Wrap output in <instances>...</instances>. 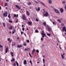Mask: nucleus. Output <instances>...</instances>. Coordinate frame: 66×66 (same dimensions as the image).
Masks as SVG:
<instances>
[{
    "label": "nucleus",
    "instance_id": "nucleus-3",
    "mask_svg": "<svg viewBox=\"0 0 66 66\" xmlns=\"http://www.w3.org/2000/svg\"><path fill=\"white\" fill-rule=\"evenodd\" d=\"M45 14H44V16L45 17H47V16H49V14H48V12L46 11L45 12Z\"/></svg>",
    "mask_w": 66,
    "mask_h": 66
},
{
    "label": "nucleus",
    "instance_id": "nucleus-54",
    "mask_svg": "<svg viewBox=\"0 0 66 66\" xmlns=\"http://www.w3.org/2000/svg\"><path fill=\"white\" fill-rule=\"evenodd\" d=\"M15 22L16 23H17V22H18V20H17V21H16Z\"/></svg>",
    "mask_w": 66,
    "mask_h": 66
},
{
    "label": "nucleus",
    "instance_id": "nucleus-37",
    "mask_svg": "<svg viewBox=\"0 0 66 66\" xmlns=\"http://www.w3.org/2000/svg\"><path fill=\"white\" fill-rule=\"evenodd\" d=\"M27 43H30V41L29 40H27Z\"/></svg>",
    "mask_w": 66,
    "mask_h": 66
},
{
    "label": "nucleus",
    "instance_id": "nucleus-33",
    "mask_svg": "<svg viewBox=\"0 0 66 66\" xmlns=\"http://www.w3.org/2000/svg\"><path fill=\"white\" fill-rule=\"evenodd\" d=\"M28 5H30L31 4V3L30 2H29L28 3Z\"/></svg>",
    "mask_w": 66,
    "mask_h": 66
},
{
    "label": "nucleus",
    "instance_id": "nucleus-29",
    "mask_svg": "<svg viewBox=\"0 0 66 66\" xmlns=\"http://www.w3.org/2000/svg\"><path fill=\"white\" fill-rule=\"evenodd\" d=\"M24 46H27V44L26 43H24L23 44Z\"/></svg>",
    "mask_w": 66,
    "mask_h": 66
},
{
    "label": "nucleus",
    "instance_id": "nucleus-59",
    "mask_svg": "<svg viewBox=\"0 0 66 66\" xmlns=\"http://www.w3.org/2000/svg\"><path fill=\"white\" fill-rule=\"evenodd\" d=\"M50 21H52V19H50Z\"/></svg>",
    "mask_w": 66,
    "mask_h": 66
},
{
    "label": "nucleus",
    "instance_id": "nucleus-61",
    "mask_svg": "<svg viewBox=\"0 0 66 66\" xmlns=\"http://www.w3.org/2000/svg\"><path fill=\"white\" fill-rule=\"evenodd\" d=\"M18 14H17L16 17H18Z\"/></svg>",
    "mask_w": 66,
    "mask_h": 66
},
{
    "label": "nucleus",
    "instance_id": "nucleus-32",
    "mask_svg": "<svg viewBox=\"0 0 66 66\" xmlns=\"http://www.w3.org/2000/svg\"><path fill=\"white\" fill-rule=\"evenodd\" d=\"M36 33H38L39 31H38V30H36L35 31Z\"/></svg>",
    "mask_w": 66,
    "mask_h": 66
},
{
    "label": "nucleus",
    "instance_id": "nucleus-21",
    "mask_svg": "<svg viewBox=\"0 0 66 66\" xmlns=\"http://www.w3.org/2000/svg\"><path fill=\"white\" fill-rule=\"evenodd\" d=\"M48 3H49V4L52 3V1L51 0H49L48 1Z\"/></svg>",
    "mask_w": 66,
    "mask_h": 66
},
{
    "label": "nucleus",
    "instance_id": "nucleus-27",
    "mask_svg": "<svg viewBox=\"0 0 66 66\" xmlns=\"http://www.w3.org/2000/svg\"><path fill=\"white\" fill-rule=\"evenodd\" d=\"M43 24L44 26H46V22H44Z\"/></svg>",
    "mask_w": 66,
    "mask_h": 66
},
{
    "label": "nucleus",
    "instance_id": "nucleus-8",
    "mask_svg": "<svg viewBox=\"0 0 66 66\" xmlns=\"http://www.w3.org/2000/svg\"><path fill=\"white\" fill-rule=\"evenodd\" d=\"M15 6H16V8H17V9H18L19 10H20V9H21L20 8V7H19V6H18V5H16Z\"/></svg>",
    "mask_w": 66,
    "mask_h": 66
},
{
    "label": "nucleus",
    "instance_id": "nucleus-52",
    "mask_svg": "<svg viewBox=\"0 0 66 66\" xmlns=\"http://www.w3.org/2000/svg\"><path fill=\"white\" fill-rule=\"evenodd\" d=\"M64 7H65V9L66 10V5H65Z\"/></svg>",
    "mask_w": 66,
    "mask_h": 66
},
{
    "label": "nucleus",
    "instance_id": "nucleus-60",
    "mask_svg": "<svg viewBox=\"0 0 66 66\" xmlns=\"http://www.w3.org/2000/svg\"><path fill=\"white\" fill-rule=\"evenodd\" d=\"M17 39H19V37L17 38Z\"/></svg>",
    "mask_w": 66,
    "mask_h": 66
},
{
    "label": "nucleus",
    "instance_id": "nucleus-48",
    "mask_svg": "<svg viewBox=\"0 0 66 66\" xmlns=\"http://www.w3.org/2000/svg\"><path fill=\"white\" fill-rule=\"evenodd\" d=\"M14 17H16V14H14Z\"/></svg>",
    "mask_w": 66,
    "mask_h": 66
},
{
    "label": "nucleus",
    "instance_id": "nucleus-57",
    "mask_svg": "<svg viewBox=\"0 0 66 66\" xmlns=\"http://www.w3.org/2000/svg\"><path fill=\"white\" fill-rule=\"evenodd\" d=\"M13 32H16V30H15V29H14V31Z\"/></svg>",
    "mask_w": 66,
    "mask_h": 66
},
{
    "label": "nucleus",
    "instance_id": "nucleus-28",
    "mask_svg": "<svg viewBox=\"0 0 66 66\" xmlns=\"http://www.w3.org/2000/svg\"><path fill=\"white\" fill-rule=\"evenodd\" d=\"M61 55L62 57V59H64V56H63V54H61Z\"/></svg>",
    "mask_w": 66,
    "mask_h": 66
},
{
    "label": "nucleus",
    "instance_id": "nucleus-25",
    "mask_svg": "<svg viewBox=\"0 0 66 66\" xmlns=\"http://www.w3.org/2000/svg\"><path fill=\"white\" fill-rule=\"evenodd\" d=\"M9 22H10V23H13V21L11 20V19H9Z\"/></svg>",
    "mask_w": 66,
    "mask_h": 66
},
{
    "label": "nucleus",
    "instance_id": "nucleus-17",
    "mask_svg": "<svg viewBox=\"0 0 66 66\" xmlns=\"http://www.w3.org/2000/svg\"><path fill=\"white\" fill-rule=\"evenodd\" d=\"M15 61V58H14L13 57L12 58V60H11V62H13V61Z\"/></svg>",
    "mask_w": 66,
    "mask_h": 66
},
{
    "label": "nucleus",
    "instance_id": "nucleus-30",
    "mask_svg": "<svg viewBox=\"0 0 66 66\" xmlns=\"http://www.w3.org/2000/svg\"><path fill=\"white\" fill-rule=\"evenodd\" d=\"M15 62L17 66H19V64H18V62H17V61H16Z\"/></svg>",
    "mask_w": 66,
    "mask_h": 66
},
{
    "label": "nucleus",
    "instance_id": "nucleus-12",
    "mask_svg": "<svg viewBox=\"0 0 66 66\" xmlns=\"http://www.w3.org/2000/svg\"><path fill=\"white\" fill-rule=\"evenodd\" d=\"M15 45H16V44L15 43V42H13L12 43V46H14Z\"/></svg>",
    "mask_w": 66,
    "mask_h": 66
},
{
    "label": "nucleus",
    "instance_id": "nucleus-46",
    "mask_svg": "<svg viewBox=\"0 0 66 66\" xmlns=\"http://www.w3.org/2000/svg\"><path fill=\"white\" fill-rule=\"evenodd\" d=\"M43 63H44H44H45V59H43Z\"/></svg>",
    "mask_w": 66,
    "mask_h": 66
},
{
    "label": "nucleus",
    "instance_id": "nucleus-47",
    "mask_svg": "<svg viewBox=\"0 0 66 66\" xmlns=\"http://www.w3.org/2000/svg\"><path fill=\"white\" fill-rule=\"evenodd\" d=\"M13 65L14 66H16V63H14Z\"/></svg>",
    "mask_w": 66,
    "mask_h": 66
},
{
    "label": "nucleus",
    "instance_id": "nucleus-49",
    "mask_svg": "<svg viewBox=\"0 0 66 66\" xmlns=\"http://www.w3.org/2000/svg\"><path fill=\"white\" fill-rule=\"evenodd\" d=\"M7 40L8 41H10V38H8L7 39Z\"/></svg>",
    "mask_w": 66,
    "mask_h": 66
},
{
    "label": "nucleus",
    "instance_id": "nucleus-7",
    "mask_svg": "<svg viewBox=\"0 0 66 66\" xmlns=\"http://www.w3.org/2000/svg\"><path fill=\"white\" fill-rule=\"evenodd\" d=\"M27 23L28 24V26H31L32 24V22L31 21V22H27Z\"/></svg>",
    "mask_w": 66,
    "mask_h": 66
},
{
    "label": "nucleus",
    "instance_id": "nucleus-41",
    "mask_svg": "<svg viewBox=\"0 0 66 66\" xmlns=\"http://www.w3.org/2000/svg\"><path fill=\"white\" fill-rule=\"evenodd\" d=\"M3 25L4 27H5V23H3Z\"/></svg>",
    "mask_w": 66,
    "mask_h": 66
},
{
    "label": "nucleus",
    "instance_id": "nucleus-58",
    "mask_svg": "<svg viewBox=\"0 0 66 66\" xmlns=\"http://www.w3.org/2000/svg\"><path fill=\"white\" fill-rule=\"evenodd\" d=\"M9 33L10 34H11V33H12V32L11 31H10Z\"/></svg>",
    "mask_w": 66,
    "mask_h": 66
},
{
    "label": "nucleus",
    "instance_id": "nucleus-55",
    "mask_svg": "<svg viewBox=\"0 0 66 66\" xmlns=\"http://www.w3.org/2000/svg\"><path fill=\"white\" fill-rule=\"evenodd\" d=\"M43 12H45V9H43Z\"/></svg>",
    "mask_w": 66,
    "mask_h": 66
},
{
    "label": "nucleus",
    "instance_id": "nucleus-24",
    "mask_svg": "<svg viewBox=\"0 0 66 66\" xmlns=\"http://www.w3.org/2000/svg\"><path fill=\"white\" fill-rule=\"evenodd\" d=\"M9 30H12V29H13V27H12V26H10L9 28Z\"/></svg>",
    "mask_w": 66,
    "mask_h": 66
},
{
    "label": "nucleus",
    "instance_id": "nucleus-14",
    "mask_svg": "<svg viewBox=\"0 0 66 66\" xmlns=\"http://www.w3.org/2000/svg\"><path fill=\"white\" fill-rule=\"evenodd\" d=\"M10 53L12 57H13V56H14V53L12 52H11Z\"/></svg>",
    "mask_w": 66,
    "mask_h": 66
},
{
    "label": "nucleus",
    "instance_id": "nucleus-53",
    "mask_svg": "<svg viewBox=\"0 0 66 66\" xmlns=\"http://www.w3.org/2000/svg\"><path fill=\"white\" fill-rule=\"evenodd\" d=\"M12 34H14V31H12Z\"/></svg>",
    "mask_w": 66,
    "mask_h": 66
},
{
    "label": "nucleus",
    "instance_id": "nucleus-20",
    "mask_svg": "<svg viewBox=\"0 0 66 66\" xmlns=\"http://www.w3.org/2000/svg\"><path fill=\"white\" fill-rule=\"evenodd\" d=\"M60 11L61 13H63V12L64 11V10L62 8H61L60 9Z\"/></svg>",
    "mask_w": 66,
    "mask_h": 66
},
{
    "label": "nucleus",
    "instance_id": "nucleus-19",
    "mask_svg": "<svg viewBox=\"0 0 66 66\" xmlns=\"http://www.w3.org/2000/svg\"><path fill=\"white\" fill-rule=\"evenodd\" d=\"M47 34L48 36H49V37H50V36H51V34H49L47 32Z\"/></svg>",
    "mask_w": 66,
    "mask_h": 66
},
{
    "label": "nucleus",
    "instance_id": "nucleus-51",
    "mask_svg": "<svg viewBox=\"0 0 66 66\" xmlns=\"http://www.w3.org/2000/svg\"><path fill=\"white\" fill-rule=\"evenodd\" d=\"M27 48H25L24 49V51H27Z\"/></svg>",
    "mask_w": 66,
    "mask_h": 66
},
{
    "label": "nucleus",
    "instance_id": "nucleus-43",
    "mask_svg": "<svg viewBox=\"0 0 66 66\" xmlns=\"http://www.w3.org/2000/svg\"><path fill=\"white\" fill-rule=\"evenodd\" d=\"M62 3L63 4H64L65 3V1H63L62 2Z\"/></svg>",
    "mask_w": 66,
    "mask_h": 66
},
{
    "label": "nucleus",
    "instance_id": "nucleus-40",
    "mask_svg": "<svg viewBox=\"0 0 66 66\" xmlns=\"http://www.w3.org/2000/svg\"><path fill=\"white\" fill-rule=\"evenodd\" d=\"M53 23L54 25H56V23H54V22H53Z\"/></svg>",
    "mask_w": 66,
    "mask_h": 66
},
{
    "label": "nucleus",
    "instance_id": "nucleus-6",
    "mask_svg": "<svg viewBox=\"0 0 66 66\" xmlns=\"http://www.w3.org/2000/svg\"><path fill=\"white\" fill-rule=\"evenodd\" d=\"M26 17L25 15H22V18L23 20H26Z\"/></svg>",
    "mask_w": 66,
    "mask_h": 66
},
{
    "label": "nucleus",
    "instance_id": "nucleus-9",
    "mask_svg": "<svg viewBox=\"0 0 66 66\" xmlns=\"http://www.w3.org/2000/svg\"><path fill=\"white\" fill-rule=\"evenodd\" d=\"M23 64L24 65H27V60H25L23 61Z\"/></svg>",
    "mask_w": 66,
    "mask_h": 66
},
{
    "label": "nucleus",
    "instance_id": "nucleus-4",
    "mask_svg": "<svg viewBox=\"0 0 66 66\" xmlns=\"http://www.w3.org/2000/svg\"><path fill=\"white\" fill-rule=\"evenodd\" d=\"M64 31H65V32H66V27L65 26L63 27L62 28V32H64Z\"/></svg>",
    "mask_w": 66,
    "mask_h": 66
},
{
    "label": "nucleus",
    "instance_id": "nucleus-56",
    "mask_svg": "<svg viewBox=\"0 0 66 66\" xmlns=\"http://www.w3.org/2000/svg\"><path fill=\"white\" fill-rule=\"evenodd\" d=\"M2 8H1V6H0V10H1Z\"/></svg>",
    "mask_w": 66,
    "mask_h": 66
},
{
    "label": "nucleus",
    "instance_id": "nucleus-5",
    "mask_svg": "<svg viewBox=\"0 0 66 66\" xmlns=\"http://www.w3.org/2000/svg\"><path fill=\"white\" fill-rule=\"evenodd\" d=\"M54 11L55 12V13H57L58 14H59V13H60V12H59V10L55 9H54Z\"/></svg>",
    "mask_w": 66,
    "mask_h": 66
},
{
    "label": "nucleus",
    "instance_id": "nucleus-18",
    "mask_svg": "<svg viewBox=\"0 0 66 66\" xmlns=\"http://www.w3.org/2000/svg\"><path fill=\"white\" fill-rule=\"evenodd\" d=\"M26 14H27V15L28 16H29L30 15V13H29V12L28 11H26Z\"/></svg>",
    "mask_w": 66,
    "mask_h": 66
},
{
    "label": "nucleus",
    "instance_id": "nucleus-39",
    "mask_svg": "<svg viewBox=\"0 0 66 66\" xmlns=\"http://www.w3.org/2000/svg\"><path fill=\"white\" fill-rule=\"evenodd\" d=\"M5 5L6 6H7V3H5Z\"/></svg>",
    "mask_w": 66,
    "mask_h": 66
},
{
    "label": "nucleus",
    "instance_id": "nucleus-36",
    "mask_svg": "<svg viewBox=\"0 0 66 66\" xmlns=\"http://www.w3.org/2000/svg\"><path fill=\"white\" fill-rule=\"evenodd\" d=\"M29 63H31V65H32V61L30 60L29 61Z\"/></svg>",
    "mask_w": 66,
    "mask_h": 66
},
{
    "label": "nucleus",
    "instance_id": "nucleus-1",
    "mask_svg": "<svg viewBox=\"0 0 66 66\" xmlns=\"http://www.w3.org/2000/svg\"><path fill=\"white\" fill-rule=\"evenodd\" d=\"M42 33H41V35L43 36H42V37L43 38H44L45 35H46V34H45V32H44V31H42Z\"/></svg>",
    "mask_w": 66,
    "mask_h": 66
},
{
    "label": "nucleus",
    "instance_id": "nucleus-50",
    "mask_svg": "<svg viewBox=\"0 0 66 66\" xmlns=\"http://www.w3.org/2000/svg\"><path fill=\"white\" fill-rule=\"evenodd\" d=\"M61 26H64V24L63 23H62L61 24Z\"/></svg>",
    "mask_w": 66,
    "mask_h": 66
},
{
    "label": "nucleus",
    "instance_id": "nucleus-13",
    "mask_svg": "<svg viewBox=\"0 0 66 66\" xmlns=\"http://www.w3.org/2000/svg\"><path fill=\"white\" fill-rule=\"evenodd\" d=\"M36 50H35V49H33V50H32V54H33V53H34V52H35V51Z\"/></svg>",
    "mask_w": 66,
    "mask_h": 66
},
{
    "label": "nucleus",
    "instance_id": "nucleus-2",
    "mask_svg": "<svg viewBox=\"0 0 66 66\" xmlns=\"http://www.w3.org/2000/svg\"><path fill=\"white\" fill-rule=\"evenodd\" d=\"M8 14V12H6L5 13H4L3 14V16L5 17H7V14Z\"/></svg>",
    "mask_w": 66,
    "mask_h": 66
},
{
    "label": "nucleus",
    "instance_id": "nucleus-16",
    "mask_svg": "<svg viewBox=\"0 0 66 66\" xmlns=\"http://www.w3.org/2000/svg\"><path fill=\"white\" fill-rule=\"evenodd\" d=\"M36 11H37L38 12V11H40V8H39V7H38V9H37L36 8Z\"/></svg>",
    "mask_w": 66,
    "mask_h": 66
},
{
    "label": "nucleus",
    "instance_id": "nucleus-34",
    "mask_svg": "<svg viewBox=\"0 0 66 66\" xmlns=\"http://www.w3.org/2000/svg\"><path fill=\"white\" fill-rule=\"evenodd\" d=\"M0 48H3V46L2 45H1V44H0Z\"/></svg>",
    "mask_w": 66,
    "mask_h": 66
},
{
    "label": "nucleus",
    "instance_id": "nucleus-45",
    "mask_svg": "<svg viewBox=\"0 0 66 66\" xmlns=\"http://www.w3.org/2000/svg\"><path fill=\"white\" fill-rule=\"evenodd\" d=\"M36 20L37 21H38V19H37V18L36 19Z\"/></svg>",
    "mask_w": 66,
    "mask_h": 66
},
{
    "label": "nucleus",
    "instance_id": "nucleus-42",
    "mask_svg": "<svg viewBox=\"0 0 66 66\" xmlns=\"http://www.w3.org/2000/svg\"><path fill=\"white\" fill-rule=\"evenodd\" d=\"M22 30L23 31L24 30V28L23 27L22 28Z\"/></svg>",
    "mask_w": 66,
    "mask_h": 66
},
{
    "label": "nucleus",
    "instance_id": "nucleus-38",
    "mask_svg": "<svg viewBox=\"0 0 66 66\" xmlns=\"http://www.w3.org/2000/svg\"><path fill=\"white\" fill-rule=\"evenodd\" d=\"M36 52H37V53H38L39 52V51L38 50H36Z\"/></svg>",
    "mask_w": 66,
    "mask_h": 66
},
{
    "label": "nucleus",
    "instance_id": "nucleus-26",
    "mask_svg": "<svg viewBox=\"0 0 66 66\" xmlns=\"http://www.w3.org/2000/svg\"><path fill=\"white\" fill-rule=\"evenodd\" d=\"M8 17L10 18V19H11V15L10 14H9L8 15Z\"/></svg>",
    "mask_w": 66,
    "mask_h": 66
},
{
    "label": "nucleus",
    "instance_id": "nucleus-11",
    "mask_svg": "<svg viewBox=\"0 0 66 66\" xmlns=\"http://www.w3.org/2000/svg\"><path fill=\"white\" fill-rule=\"evenodd\" d=\"M40 3H41V4L43 5L44 6L46 7V5H45V4L41 2H40Z\"/></svg>",
    "mask_w": 66,
    "mask_h": 66
},
{
    "label": "nucleus",
    "instance_id": "nucleus-10",
    "mask_svg": "<svg viewBox=\"0 0 66 66\" xmlns=\"http://www.w3.org/2000/svg\"><path fill=\"white\" fill-rule=\"evenodd\" d=\"M48 31H51V28L50 27H48Z\"/></svg>",
    "mask_w": 66,
    "mask_h": 66
},
{
    "label": "nucleus",
    "instance_id": "nucleus-44",
    "mask_svg": "<svg viewBox=\"0 0 66 66\" xmlns=\"http://www.w3.org/2000/svg\"><path fill=\"white\" fill-rule=\"evenodd\" d=\"M23 32H21V35H22V34H23Z\"/></svg>",
    "mask_w": 66,
    "mask_h": 66
},
{
    "label": "nucleus",
    "instance_id": "nucleus-23",
    "mask_svg": "<svg viewBox=\"0 0 66 66\" xmlns=\"http://www.w3.org/2000/svg\"><path fill=\"white\" fill-rule=\"evenodd\" d=\"M57 21H58V22H60V23H61V20H60V19L57 20Z\"/></svg>",
    "mask_w": 66,
    "mask_h": 66
},
{
    "label": "nucleus",
    "instance_id": "nucleus-64",
    "mask_svg": "<svg viewBox=\"0 0 66 66\" xmlns=\"http://www.w3.org/2000/svg\"><path fill=\"white\" fill-rule=\"evenodd\" d=\"M29 54L30 56V55H31V54H30V53H29Z\"/></svg>",
    "mask_w": 66,
    "mask_h": 66
},
{
    "label": "nucleus",
    "instance_id": "nucleus-15",
    "mask_svg": "<svg viewBox=\"0 0 66 66\" xmlns=\"http://www.w3.org/2000/svg\"><path fill=\"white\" fill-rule=\"evenodd\" d=\"M22 47V45H18L17 46V47H18V48H21Z\"/></svg>",
    "mask_w": 66,
    "mask_h": 66
},
{
    "label": "nucleus",
    "instance_id": "nucleus-63",
    "mask_svg": "<svg viewBox=\"0 0 66 66\" xmlns=\"http://www.w3.org/2000/svg\"><path fill=\"white\" fill-rule=\"evenodd\" d=\"M29 54L30 56V55H31V54H30V53H29Z\"/></svg>",
    "mask_w": 66,
    "mask_h": 66
},
{
    "label": "nucleus",
    "instance_id": "nucleus-22",
    "mask_svg": "<svg viewBox=\"0 0 66 66\" xmlns=\"http://www.w3.org/2000/svg\"><path fill=\"white\" fill-rule=\"evenodd\" d=\"M8 50V47H7L6 48V49L5 51V52L6 53L7 52V50Z\"/></svg>",
    "mask_w": 66,
    "mask_h": 66
},
{
    "label": "nucleus",
    "instance_id": "nucleus-35",
    "mask_svg": "<svg viewBox=\"0 0 66 66\" xmlns=\"http://www.w3.org/2000/svg\"><path fill=\"white\" fill-rule=\"evenodd\" d=\"M41 41H43V40H44V38H41Z\"/></svg>",
    "mask_w": 66,
    "mask_h": 66
},
{
    "label": "nucleus",
    "instance_id": "nucleus-62",
    "mask_svg": "<svg viewBox=\"0 0 66 66\" xmlns=\"http://www.w3.org/2000/svg\"><path fill=\"white\" fill-rule=\"evenodd\" d=\"M29 54L30 56V55H31V54H30V53H29Z\"/></svg>",
    "mask_w": 66,
    "mask_h": 66
},
{
    "label": "nucleus",
    "instance_id": "nucleus-31",
    "mask_svg": "<svg viewBox=\"0 0 66 66\" xmlns=\"http://www.w3.org/2000/svg\"><path fill=\"white\" fill-rule=\"evenodd\" d=\"M35 0V2L36 3H38V2H37L36 1V0ZM38 1V2H40V1H38V0H37Z\"/></svg>",
    "mask_w": 66,
    "mask_h": 66
}]
</instances>
